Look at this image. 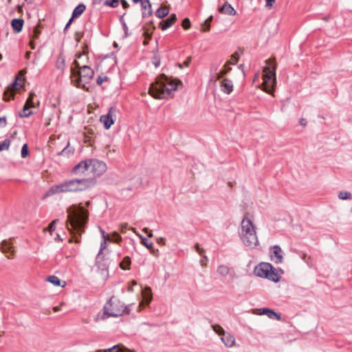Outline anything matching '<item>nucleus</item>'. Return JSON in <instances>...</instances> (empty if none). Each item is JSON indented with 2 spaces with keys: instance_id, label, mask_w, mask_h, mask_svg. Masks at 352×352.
Here are the masks:
<instances>
[{
  "instance_id": "53",
  "label": "nucleus",
  "mask_w": 352,
  "mask_h": 352,
  "mask_svg": "<svg viewBox=\"0 0 352 352\" xmlns=\"http://www.w3.org/2000/svg\"><path fill=\"white\" fill-rule=\"evenodd\" d=\"M207 260H208L207 257L204 256V258L201 261V265L202 266H205L206 265Z\"/></svg>"
},
{
  "instance_id": "55",
  "label": "nucleus",
  "mask_w": 352,
  "mask_h": 352,
  "mask_svg": "<svg viewBox=\"0 0 352 352\" xmlns=\"http://www.w3.org/2000/svg\"><path fill=\"white\" fill-rule=\"evenodd\" d=\"M122 25H123V28H124V32H125V34L127 35L128 27H127V25H126L125 22H122Z\"/></svg>"
},
{
  "instance_id": "16",
  "label": "nucleus",
  "mask_w": 352,
  "mask_h": 352,
  "mask_svg": "<svg viewBox=\"0 0 352 352\" xmlns=\"http://www.w3.org/2000/svg\"><path fill=\"white\" fill-rule=\"evenodd\" d=\"M134 3H141L142 16L148 17L152 14L151 5L149 0H132Z\"/></svg>"
},
{
  "instance_id": "41",
  "label": "nucleus",
  "mask_w": 352,
  "mask_h": 352,
  "mask_svg": "<svg viewBox=\"0 0 352 352\" xmlns=\"http://www.w3.org/2000/svg\"><path fill=\"white\" fill-rule=\"evenodd\" d=\"M21 157L22 158H25L28 156L29 155V151H28V144H24L22 146V148H21Z\"/></svg>"
},
{
  "instance_id": "38",
  "label": "nucleus",
  "mask_w": 352,
  "mask_h": 352,
  "mask_svg": "<svg viewBox=\"0 0 352 352\" xmlns=\"http://www.w3.org/2000/svg\"><path fill=\"white\" fill-rule=\"evenodd\" d=\"M58 219H55L54 221H52L49 226L47 228H45L44 230L46 231V230H48L50 234H52V232H54L55 230V228H56V223L58 222Z\"/></svg>"
},
{
  "instance_id": "27",
  "label": "nucleus",
  "mask_w": 352,
  "mask_h": 352,
  "mask_svg": "<svg viewBox=\"0 0 352 352\" xmlns=\"http://www.w3.org/2000/svg\"><path fill=\"white\" fill-rule=\"evenodd\" d=\"M85 6L84 4H79L75 8L72 13V19L80 16L85 10Z\"/></svg>"
},
{
  "instance_id": "32",
  "label": "nucleus",
  "mask_w": 352,
  "mask_h": 352,
  "mask_svg": "<svg viewBox=\"0 0 352 352\" xmlns=\"http://www.w3.org/2000/svg\"><path fill=\"white\" fill-rule=\"evenodd\" d=\"M31 107H28V105H24L23 110L19 113V116L21 118H28L29 117L32 112L29 111Z\"/></svg>"
},
{
  "instance_id": "50",
  "label": "nucleus",
  "mask_w": 352,
  "mask_h": 352,
  "mask_svg": "<svg viewBox=\"0 0 352 352\" xmlns=\"http://www.w3.org/2000/svg\"><path fill=\"white\" fill-rule=\"evenodd\" d=\"M209 30H210V25H209L208 23H207V24H205V23H204V24L203 25L202 31H204V32H208V31H209Z\"/></svg>"
},
{
  "instance_id": "30",
  "label": "nucleus",
  "mask_w": 352,
  "mask_h": 352,
  "mask_svg": "<svg viewBox=\"0 0 352 352\" xmlns=\"http://www.w3.org/2000/svg\"><path fill=\"white\" fill-rule=\"evenodd\" d=\"M131 265V258L129 256H125L122 262L120 263V267L122 270H128L129 269V265Z\"/></svg>"
},
{
  "instance_id": "28",
  "label": "nucleus",
  "mask_w": 352,
  "mask_h": 352,
  "mask_svg": "<svg viewBox=\"0 0 352 352\" xmlns=\"http://www.w3.org/2000/svg\"><path fill=\"white\" fill-rule=\"evenodd\" d=\"M217 273L222 276H226L230 273V268L224 265H219L217 268Z\"/></svg>"
},
{
  "instance_id": "2",
  "label": "nucleus",
  "mask_w": 352,
  "mask_h": 352,
  "mask_svg": "<svg viewBox=\"0 0 352 352\" xmlns=\"http://www.w3.org/2000/svg\"><path fill=\"white\" fill-rule=\"evenodd\" d=\"M96 183V179L92 177L76 178L65 181L59 184L52 186L45 196H51L58 193L74 192L85 190Z\"/></svg>"
},
{
  "instance_id": "51",
  "label": "nucleus",
  "mask_w": 352,
  "mask_h": 352,
  "mask_svg": "<svg viewBox=\"0 0 352 352\" xmlns=\"http://www.w3.org/2000/svg\"><path fill=\"white\" fill-rule=\"evenodd\" d=\"M121 4L124 8H127L129 6L126 0H121Z\"/></svg>"
},
{
  "instance_id": "9",
  "label": "nucleus",
  "mask_w": 352,
  "mask_h": 352,
  "mask_svg": "<svg viewBox=\"0 0 352 352\" xmlns=\"http://www.w3.org/2000/svg\"><path fill=\"white\" fill-rule=\"evenodd\" d=\"M214 331L221 336V340L226 347L231 348L235 344V338L230 333L225 331L219 324L212 326Z\"/></svg>"
},
{
  "instance_id": "14",
  "label": "nucleus",
  "mask_w": 352,
  "mask_h": 352,
  "mask_svg": "<svg viewBox=\"0 0 352 352\" xmlns=\"http://www.w3.org/2000/svg\"><path fill=\"white\" fill-rule=\"evenodd\" d=\"M1 250L8 258H13L14 256V249L11 242L3 241L1 244Z\"/></svg>"
},
{
  "instance_id": "40",
  "label": "nucleus",
  "mask_w": 352,
  "mask_h": 352,
  "mask_svg": "<svg viewBox=\"0 0 352 352\" xmlns=\"http://www.w3.org/2000/svg\"><path fill=\"white\" fill-rule=\"evenodd\" d=\"M65 65V63L64 58L62 57H58L56 61V68L62 70L64 69Z\"/></svg>"
},
{
  "instance_id": "43",
  "label": "nucleus",
  "mask_w": 352,
  "mask_h": 352,
  "mask_svg": "<svg viewBox=\"0 0 352 352\" xmlns=\"http://www.w3.org/2000/svg\"><path fill=\"white\" fill-rule=\"evenodd\" d=\"M182 26L184 30H188L190 28V22L188 18H186L183 20Z\"/></svg>"
},
{
  "instance_id": "23",
  "label": "nucleus",
  "mask_w": 352,
  "mask_h": 352,
  "mask_svg": "<svg viewBox=\"0 0 352 352\" xmlns=\"http://www.w3.org/2000/svg\"><path fill=\"white\" fill-rule=\"evenodd\" d=\"M46 280L55 286H60L62 287H64L66 285L65 281L61 282L58 277L54 275L48 276Z\"/></svg>"
},
{
  "instance_id": "25",
  "label": "nucleus",
  "mask_w": 352,
  "mask_h": 352,
  "mask_svg": "<svg viewBox=\"0 0 352 352\" xmlns=\"http://www.w3.org/2000/svg\"><path fill=\"white\" fill-rule=\"evenodd\" d=\"M142 296L146 304H148L152 299V292L150 287H147L142 290Z\"/></svg>"
},
{
  "instance_id": "1",
  "label": "nucleus",
  "mask_w": 352,
  "mask_h": 352,
  "mask_svg": "<svg viewBox=\"0 0 352 352\" xmlns=\"http://www.w3.org/2000/svg\"><path fill=\"white\" fill-rule=\"evenodd\" d=\"M90 201H86L85 206L82 203L73 204L67 208V227L71 233H78L80 235L85 232L86 224L89 219L88 207Z\"/></svg>"
},
{
  "instance_id": "39",
  "label": "nucleus",
  "mask_w": 352,
  "mask_h": 352,
  "mask_svg": "<svg viewBox=\"0 0 352 352\" xmlns=\"http://www.w3.org/2000/svg\"><path fill=\"white\" fill-rule=\"evenodd\" d=\"M121 240L122 237L117 232H114L111 236H110V241L118 243Z\"/></svg>"
},
{
  "instance_id": "17",
  "label": "nucleus",
  "mask_w": 352,
  "mask_h": 352,
  "mask_svg": "<svg viewBox=\"0 0 352 352\" xmlns=\"http://www.w3.org/2000/svg\"><path fill=\"white\" fill-rule=\"evenodd\" d=\"M256 314L259 315H267L270 318H275L278 320H280L281 318L280 316L278 314L267 308L256 309Z\"/></svg>"
},
{
  "instance_id": "49",
  "label": "nucleus",
  "mask_w": 352,
  "mask_h": 352,
  "mask_svg": "<svg viewBox=\"0 0 352 352\" xmlns=\"http://www.w3.org/2000/svg\"><path fill=\"white\" fill-rule=\"evenodd\" d=\"M157 243L164 245H165V239L163 237H160L157 239Z\"/></svg>"
},
{
  "instance_id": "42",
  "label": "nucleus",
  "mask_w": 352,
  "mask_h": 352,
  "mask_svg": "<svg viewBox=\"0 0 352 352\" xmlns=\"http://www.w3.org/2000/svg\"><path fill=\"white\" fill-rule=\"evenodd\" d=\"M118 3L119 0H106L105 1L106 5L113 8L117 7L118 6Z\"/></svg>"
},
{
  "instance_id": "3",
  "label": "nucleus",
  "mask_w": 352,
  "mask_h": 352,
  "mask_svg": "<svg viewBox=\"0 0 352 352\" xmlns=\"http://www.w3.org/2000/svg\"><path fill=\"white\" fill-rule=\"evenodd\" d=\"M76 68H72L71 78L74 85L89 91V88L88 85L93 79L94 72V70L87 65H81L79 60H75L74 62Z\"/></svg>"
},
{
  "instance_id": "44",
  "label": "nucleus",
  "mask_w": 352,
  "mask_h": 352,
  "mask_svg": "<svg viewBox=\"0 0 352 352\" xmlns=\"http://www.w3.org/2000/svg\"><path fill=\"white\" fill-rule=\"evenodd\" d=\"M39 34H40V30H39L38 27H35L34 28L32 39H37L38 38Z\"/></svg>"
},
{
  "instance_id": "21",
  "label": "nucleus",
  "mask_w": 352,
  "mask_h": 352,
  "mask_svg": "<svg viewBox=\"0 0 352 352\" xmlns=\"http://www.w3.org/2000/svg\"><path fill=\"white\" fill-rule=\"evenodd\" d=\"M23 20L21 19H14L11 21V25L13 28V30L16 33H19L22 30L23 26Z\"/></svg>"
},
{
  "instance_id": "64",
  "label": "nucleus",
  "mask_w": 352,
  "mask_h": 352,
  "mask_svg": "<svg viewBox=\"0 0 352 352\" xmlns=\"http://www.w3.org/2000/svg\"><path fill=\"white\" fill-rule=\"evenodd\" d=\"M142 231L147 234L150 230H148V228H144L142 229Z\"/></svg>"
},
{
  "instance_id": "24",
  "label": "nucleus",
  "mask_w": 352,
  "mask_h": 352,
  "mask_svg": "<svg viewBox=\"0 0 352 352\" xmlns=\"http://www.w3.org/2000/svg\"><path fill=\"white\" fill-rule=\"evenodd\" d=\"M131 230L141 239V243L148 250L152 249L153 245L152 242H148L147 239L144 236L138 233L135 228H132Z\"/></svg>"
},
{
  "instance_id": "47",
  "label": "nucleus",
  "mask_w": 352,
  "mask_h": 352,
  "mask_svg": "<svg viewBox=\"0 0 352 352\" xmlns=\"http://www.w3.org/2000/svg\"><path fill=\"white\" fill-rule=\"evenodd\" d=\"M107 80V77H104V78H102V77H98V78H97V84H98V85H101L103 83V82H104V80Z\"/></svg>"
},
{
  "instance_id": "15",
  "label": "nucleus",
  "mask_w": 352,
  "mask_h": 352,
  "mask_svg": "<svg viewBox=\"0 0 352 352\" xmlns=\"http://www.w3.org/2000/svg\"><path fill=\"white\" fill-rule=\"evenodd\" d=\"M271 260L275 263H280L283 261V251L278 245L272 247L270 252Z\"/></svg>"
},
{
  "instance_id": "59",
  "label": "nucleus",
  "mask_w": 352,
  "mask_h": 352,
  "mask_svg": "<svg viewBox=\"0 0 352 352\" xmlns=\"http://www.w3.org/2000/svg\"><path fill=\"white\" fill-rule=\"evenodd\" d=\"M30 45L32 50H34L35 48V45H34V41L32 40L30 42Z\"/></svg>"
},
{
  "instance_id": "13",
  "label": "nucleus",
  "mask_w": 352,
  "mask_h": 352,
  "mask_svg": "<svg viewBox=\"0 0 352 352\" xmlns=\"http://www.w3.org/2000/svg\"><path fill=\"white\" fill-rule=\"evenodd\" d=\"M89 170V160L81 161L74 166L72 170V173L74 175H84L86 171Z\"/></svg>"
},
{
  "instance_id": "36",
  "label": "nucleus",
  "mask_w": 352,
  "mask_h": 352,
  "mask_svg": "<svg viewBox=\"0 0 352 352\" xmlns=\"http://www.w3.org/2000/svg\"><path fill=\"white\" fill-rule=\"evenodd\" d=\"M351 193L347 191H340L338 194L339 199L342 200L349 199L351 198Z\"/></svg>"
},
{
  "instance_id": "62",
  "label": "nucleus",
  "mask_w": 352,
  "mask_h": 352,
  "mask_svg": "<svg viewBox=\"0 0 352 352\" xmlns=\"http://www.w3.org/2000/svg\"><path fill=\"white\" fill-rule=\"evenodd\" d=\"M53 309H54V311L55 312H57V311H60V308L59 307H54L53 308Z\"/></svg>"
},
{
  "instance_id": "63",
  "label": "nucleus",
  "mask_w": 352,
  "mask_h": 352,
  "mask_svg": "<svg viewBox=\"0 0 352 352\" xmlns=\"http://www.w3.org/2000/svg\"><path fill=\"white\" fill-rule=\"evenodd\" d=\"M155 66L157 67L160 65V61L159 60H156V61H154L153 62Z\"/></svg>"
},
{
  "instance_id": "46",
  "label": "nucleus",
  "mask_w": 352,
  "mask_h": 352,
  "mask_svg": "<svg viewBox=\"0 0 352 352\" xmlns=\"http://www.w3.org/2000/svg\"><path fill=\"white\" fill-rule=\"evenodd\" d=\"M144 35L145 36V40L144 41V45H147L148 41L151 38V34L146 32H144Z\"/></svg>"
},
{
  "instance_id": "7",
  "label": "nucleus",
  "mask_w": 352,
  "mask_h": 352,
  "mask_svg": "<svg viewBox=\"0 0 352 352\" xmlns=\"http://www.w3.org/2000/svg\"><path fill=\"white\" fill-rule=\"evenodd\" d=\"M255 276L267 278L274 283H278L280 279V276L278 274L276 270L269 263H261L254 269Z\"/></svg>"
},
{
  "instance_id": "26",
  "label": "nucleus",
  "mask_w": 352,
  "mask_h": 352,
  "mask_svg": "<svg viewBox=\"0 0 352 352\" xmlns=\"http://www.w3.org/2000/svg\"><path fill=\"white\" fill-rule=\"evenodd\" d=\"M103 352H129V351L123 345L118 344L111 348L104 350Z\"/></svg>"
},
{
  "instance_id": "54",
  "label": "nucleus",
  "mask_w": 352,
  "mask_h": 352,
  "mask_svg": "<svg viewBox=\"0 0 352 352\" xmlns=\"http://www.w3.org/2000/svg\"><path fill=\"white\" fill-rule=\"evenodd\" d=\"M300 125H302V126H306V124H307V121H306V120H305V119H304V118H301V119L300 120Z\"/></svg>"
},
{
  "instance_id": "31",
  "label": "nucleus",
  "mask_w": 352,
  "mask_h": 352,
  "mask_svg": "<svg viewBox=\"0 0 352 352\" xmlns=\"http://www.w3.org/2000/svg\"><path fill=\"white\" fill-rule=\"evenodd\" d=\"M168 12L169 10L166 7L160 8L156 12V15L159 18H163L168 14Z\"/></svg>"
},
{
  "instance_id": "52",
  "label": "nucleus",
  "mask_w": 352,
  "mask_h": 352,
  "mask_svg": "<svg viewBox=\"0 0 352 352\" xmlns=\"http://www.w3.org/2000/svg\"><path fill=\"white\" fill-rule=\"evenodd\" d=\"M195 248L197 251L199 252V254H202L204 250L199 248V245L198 244H196Z\"/></svg>"
},
{
  "instance_id": "6",
  "label": "nucleus",
  "mask_w": 352,
  "mask_h": 352,
  "mask_svg": "<svg viewBox=\"0 0 352 352\" xmlns=\"http://www.w3.org/2000/svg\"><path fill=\"white\" fill-rule=\"evenodd\" d=\"M276 65L274 63V60H266V66L263 68V82L264 91L270 94H272L275 89L276 83Z\"/></svg>"
},
{
  "instance_id": "48",
  "label": "nucleus",
  "mask_w": 352,
  "mask_h": 352,
  "mask_svg": "<svg viewBox=\"0 0 352 352\" xmlns=\"http://www.w3.org/2000/svg\"><path fill=\"white\" fill-rule=\"evenodd\" d=\"M191 62V56H188L187 59L183 63V66L188 67Z\"/></svg>"
},
{
  "instance_id": "61",
  "label": "nucleus",
  "mask_w": 352,
  "mask_h": 352,
  "mask_svg": "<svg viewBox=\"0 0 352 352\" xmlns=\"http://www.w3.org/2000/svg\"><path fill=\"white\" fill-rule=\"evenodd\" d=\"M82 58H87L85 54H79L78 56V59H81Z\"/></svg>"
},
{
  "instance_id": "5",
  "label": "nucleus",
  "mask_w": 352,
  "mask_h": 352,
  "mask_svg": "<svg viewBox=\"0 0 352 352\" xmlns=\"http://www.w3.org/2000/svg\"><path fill=\"white\" fill-rule=\"evenodd\" d=\"M177 85L175 80H170L162 75L155 83L151 85L149 94L155 98L163 99L169 96L173 91L177 89Z\"/></svg>"
},
{
  "instance_id": "18",
  "label": "nucleus",
  "mask_w": 352,
  "mask_h": 352,
  "mask_svg": "<svg viewBox=\"0 0 352 352\" xmlns=\"http://www.w3.org/2000/svg\"><path fill=\"white\" fill-rule=\"evenodd\" d=\"M221 89L225 94H230L233 90L232 82L228 78L223 79L221 82Z\"/></svg>"
},
{
  "instance_id": "56",
  "label": "nucleus",
  "mask_w": 352,
  "mask_h": 352,
  "mask_svg": "<svg viewBox=\"0 0 352 352\" xmlns=\"http://www.w3.org/2000/svg\"><path fill=\"white\" fill-rule=\"evenodd\" d=\"M74 19H72V17L69 20V21L67 22V23L65 25V30H66L67 28H69V26L71 25V23H72V21H73Z\"/></svg>"
},
{
  "instance_id": "37",
  "label": "nucleus",
  "mask_w": 352,
  "mask_h": 352,
  "mask_svg": "<svg viewBox=\"0 0 352 352\" xmlns=\"http://www.w3.org/2000/svg\"><path fill=\"white\" fill-rule=\"evenodd\" d=\"M10 145V141L8 139L4 140L3 142H0V151L8 150Z\"/></svg>"
},
{
  "instance_id": "8",
  "label": "nucleus",
  "mask_w": 352,
  "mask_h": 352,
  "mask_svg": "<svg viewBox=\"0 0 352 352\" xmlns=\"http://www.w3.org/2000/svg\"><path fill=\"white\" fill-rule=\"evenodd\" d=\"M126 311L125 305L120 300L113 297L104 307V316L102 318L118 317L123 315Z\"/></svg>"
},
{
  "instance_id": "20",
  "label": "nucleus",
  "mask_w": 352,
  "mask_h": 352,
  "mask_svg": "<svg viewBox=\"0 0 352 352\" xmlns=\"http://www.w3.org/2000/svg\"><path fill=\"white\" fill-rule=\"evenodd\" d=\"M177 16L175 14H172L168 19L162 21L160 25L163 30H166L170 27L176 21Z\"/></svg>"
},
{
  "instance_id": "33",
  "label": "nucleus",
  "mask_w": 352,
  "mask_h": 352,
  "mask_svg": "<svg viewBox=\"0 0 352 352\" xmlns=\"http://www.w3.org/2000/svg\"><path fill=\"white\" fill-rule=\"evenodd\" d=\"M240 53L235 52L230 57V60L227 62L229 65H235L239 58Z\"/></svg>"
},
{
  "instance_id": "4",
  "label": "nucleus",
  "mask_w": 352,
  "mask_h": 352,
  "mask_svg": "<svg viewBox=\"0 0 352 352\" xmlns=\"http://www.w3.org/2000/svg\"><path fill=\"white\" fill-rule=\"evenodd\" d=\"M239 237L242 243L249 248L254 249L259 245L256 226L252 221L246 216L241 222Z\"/></svg>"
},
{
  "instance_id": "35",
  "label": "nucleus",
  "mask_w": 352,
  "mask_h": 352,
  "mask_svg": "<svg viewBox=\"0 0 352 352\" xmlns=\"http://www.w3.org/2000/svg\"><path fill=\"white\" fill-rule=\"evenodd\" d=\"M34 96H35V94L33 92H31L24 105H28V107H31V108L35 107L34 102H33Z\"/></svg>"
},
{
  "instance_id": "22",
  "label": "nucleus",
  "mask_w": 352,
  "mask_h": 352,
  "mask_svg": "<svg viewBox=\"0 0 352 352\" xmlns=\"http://www.w3.org/2000/svg\"><path fill=\"white\" fill-rule=\"evenodd\" d=\"M101 233H102V236L103 238V241L100 244V252L98 253V254L97 256V259L100 258L101 252L107 248V241L110 240V236L108 234H106V233L104 230H101Z\"/></svg>"
},
{
  "instance_id": "60",
  "label": "nucleus",
  "mask_w": 352,
  "mask_h": 352,
  "mask_svg": "<svg viewBox=\"0 0 352 352\" xmlns=\"http://www.w3.org/2000/svg\"><path fill=\"white\" fill-rule=\"evenodd\" d=\"M212 16H209V17L206 20V21H205V24L208 23L212 20Z\"/></svg>"
},
{
  "instance_id": "45",
  "label": "nucleus",
  "mask_w": 352,
  "mask_h": 352,
  "mask_svg": "<svg viewBox=\"0 0 352 352\" xmlns=\"http://www.w3.org/2000/svg\"><path fill=\"white\" fill-rule=\"evenodd\" d=\"M276 0H265L266 4L265 6L267 8H272L273 6V3Z\"/></svg>"
},
{
  "instance_id": "29",
  "label": "nucleus",
  "mask_w": 352,
  "mask_h": 352,
  "mask_svg": "<svg viewBox=\"0 0 352 352\" xmlns=\"http://www.w3.org/2000/svg\"><path fill=\"white\" fill-rule=\"evenodd\" d=\"M141 184V180L139 177H133L132 178L131 184L127 187L129 190H133V188H138Z\"/></svg>"
},
{
  "instance_id": "58",
  "label": "nucleus",
  "mask_w": 352,
  "mask_h": 352,
  "mask_svg": "<svg viewBox=\"0 0 352 352\" xmlns=\"http://www.w3.org/2000/svg\"><path fill=\"white\" fill-rule=\"evenodd\" d=\"M126 226H127V224H126V223L121 226V231H122V232H124V229L126 228Z\"/></svg>"
},
{
  "instance_id": "57",
  "label": "nucleus",
  "mask_w": 352,
  "mask_h": 352,
  "mask_svg": "<svg viewBox=\"0 0 352 352\" xmlns=\"http://www.w3.org/2000/svg\"><path fill=\"white\" fill-rule=\"evenodd\" d=\"M69 145V143L68 142L67 144V146L64 149L62 150L60 154H64L66 152V150L68 148Z\"/></svg>"
},
{
  "instance_id": "11",
  "label": "nucleus",
  "mask_w": 352,
  "mask_h": 352,
  "mask_svg": "<svg viewBox=\"0 0 352 352\" xmlns=\"http://www.w3.org/2000/svg\"><path fill=\"white\" fill-rule=\"evenodd\" d=\"M24 79L22 76H18L16 80L4 92V100L10 101L14 96V91L21 89L23 85Z\"/></svg>"
},
{
  "instance_id": "19",
  "label": "nucleus",
  "mask_w": 352,
  "mask_h": 352,
  "mask_svg": "<svg viewBox=\"0 0 352 352\" xmlns=\"http://www.w3.org/2000/svg\"><path fill=\"white\" fill-rule=\"evenodd\" d=\"M219 12L221 14L234 16L236 14V11L234 8L229 3H225L223 6L219 8Z\"/></svg>"
},
{
  "instance_id": "34",
  "label": "nucleus",
  "mask_w": 352,
  "mask_h": 352,
  "mask_svg": "<svg viewBox=\"0 0 352 352\" xmlns=\"http://www.w3.org/2000/svg\"><path fill=\"white\" fill-rule=\"evenodd\" d=\"M229 64L226 63L224 65V68L221 69L220 72L217 74V78L219 79L223 78L224 75H226L228 72H229L231 70V67H229Z\"/></svg>"
},
{
  "instance_id": "10",
  "label": "nucleus",
  "mask_w": 352,
  "mask_h": 352,
  "mask_svg": "<svg viewBox=\"0 0 352 352\" xmlns=\"http://www.w3.org/2000/svg\"><path fill=\"white\" fill-rule=\"evenodd\" d=\"M89 170L94 175V179L96 177H100L103 175L107 169V164L100 160L96 159H90L89 160Z\"/></svg>"
},
{
  "instance_id": "12",
  "label": "nucleus",
  "mask_w": 352,
  "mask_h": 352,
  "mask_svg": "<svg viewBox=\"0 0 352 352\" xmlns=\"http://www.w3.org/2000/svg\"><path fill=\"white\" fill-rule=\"evenodd\" d=\"M118 110L116 107H111L107 115L102 116L100 118V122L104 124L106 129H109L114 123L117 116Z\"/></svg>"
}]
</instances>
